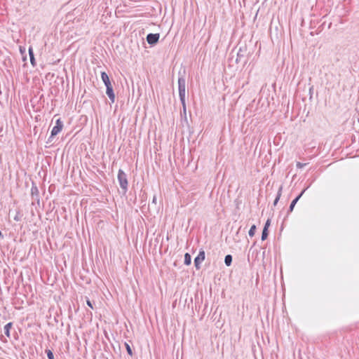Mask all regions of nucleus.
Wrapping results in <instances>:
<instances>
[{"label": "nucleus", "instance_id": "nucleus-18", "mask_svg": "<svg viewBox=\"0 0 359 359\" xmlns=\"http://www.w3.org/2000/svg\"><path fill=\"white\" fill-rule=\"evenodd\" d=\"M46 353H47V357L48 359H54V355L50 350H47Z\"/></svg>", "mask_w": 359, "mask_h": 359}, {"label": "nucleus", "instance_id": "nucleus-8", "mask_svg": "<svg viewBox=\"0 0 359 359\" xmlns=\"http://www.w3.org/2000/svg\"><path fill=\"white\" fill-rule=\"evenodd\" d=\"M101 79H102L103 83H104L105 86H110L111 84V81L109 80V76L107 75V74L106 72H101Z\"/></svg>", "mask_w": 359, "mask_h": 359}, {"label": "nucleus", "instance_id": "nucleus-19", "mask_svg": "<svg viewBox=\"0 0 359 359\" xmlns=\"http://www.w3.org/2000/svg\"><path fill=\"white\" fill-rule=\"evenodd\" d=\"M306 165V163H302L298 162V163H297V168H304Z\"/></svg>", "mask_w": 359, "mask_h": 359}, {"label": "nucleus", "instance_id": "nucleus-4", "mask_svg": "<svg viewBox=\"0 0 359 359\" xmlns=\"http://www.w3.org/2000/svg\"><path fill=\"white\" fill-rule=\"evenodd\" d=\"M205 257V255L204 250H200L198 256L194 259V265L197 269L201 268V264L204 261Z\"/></svg>", "mask_w": 359, "mask_h": 359}, {"label": "nucleus", "instance_id": "nucleus-13", "mask_svg": "<svg viewBox=\"0 0 359 359\" xmlns=\"http://www.w3.org/2000/svg\"><path fill=\"white\" fill-rule=\"evenodd\" d=\"M281 191H282V187H280L278 191V194H277V196L276 198H275L274 201H273V205H276L280 198V196H281Z\"/></svg>", "mask_w": 359, "mask_h": 359}, {"label": "nucleus", "instance_id": "nucleus-14", "mask_svg": "<svg viewBox=\"0 0 359 359\" xmlns=\"http://www.w3.org/2000/svg\"><path fill=\"white\" fill-rule=\"evenodd\" d=\"M255 231H256V226L255 225H252L251 226V228L250 229V230H249V232H248L249 236L250 237L254 236V235L255 233Z\"/></svg>", "mask_w": 359, "mask_h": 359}, {"label": "nucleus", "instance_id": "nucleus-6", "mask_svg": "<svg viewBox=\"0 0 359 359\" xmlns=\"http://www.w3.org/2000/svg\"><path fill=\"white\" fill-rule=\"evenodd\" d=\"M106 88V93L107 96L109 97L111 102H114L115 95L114 93L112 85L111 84L110 86H107Z\"/></svg>", "mask_w": 359, "mask_h": 359}, {"label": "nucleus", "instance_id": "nucleus-5", "mask_svg": "<svg viewBox=\"0 0 359 359\" xmlns=\"http://www.w3.org/2000/svg\"><path fill=\"white\" fill-rule=\"evenodd\" d=\"M159 37H160L159 34L150 33L147 36V41L149 44L154 45L158 42Z\"/></svg>", "mask_w": 359, "mask_h": 359}, {"label": "nucleus", "instance_id": "nucleus-22", "mask_svg": "<svg viewBox=\"0 0 359 359\" xmlns=\"http://www.w3.org/2000/svg\"><path fill=\"white\" fill-rule=\"evenodd\" d=\"M152 202H153L154 203H156V196H154Z\"/></svg>", "mask_w": 359, "mask_h": 359}, {"label": "nucleus", "instance_id": "nucleus-3", "mask_svg": "<svg viewBox=\"0 0 359 359\" xmlns=\"http://www.w3.org/2000/svg\"><path fill=\"white\" fill-rule=\"evenodd\" d=\"M63 128V123L61 121L60 119H57L55 123V126L51 130V135L50 138L57 135L62 129Z\"/></svg>", "mask_w": 359, "mask_h": 359}, {"label": "nucleus", "instance_id": "nucleus-23", "mask_svg": "<svg viewBox=\"0 0 359 359\" xmlns=\"http://www.w3.org/2000/svg\"><path fill=\"white\" fill-rule=\"evenodd\" d=\"M4 238V236H3L2 233H1V231H0V238Z\"/></svg>", "mask_w": 359, "mask_h": 359}, {"label": "nucleus", "instance_id": "nucleus-10", "mask_svg": "<svg viewBox=\"0 0 359 359\" xmlns=\"http://www.w3.org/2000/svg\"><path fill=\"white\" fill-rule=\"evenodd\" d=\"M29 55L30 58V62L33 66H35V59L34 55L33 49L32 47L29 48Z\"/></svg>", "mask_w": 359, "mask_h": 359}, {"label": "nucleus", "instance_id": "nucleus-17", "mask_svg": "<svg viewBox=\"0 0 359 359\" xmlns=\"http://www.w3.org/2000/svg\"><path fill=\"white\" fill-rule=\"evenodd\" d=\"M125 346H126V351H127V353L130 355H133V351L130 346V345L128 344V343H125Z\"/></svg>", "mask_w": 359, "mask_h": 359}, {"label": "nucleus", "instance_id": "nucleus-20", "mask_svg": "<svg viewBox=\"0 0 359 359\" xmlns=\"http://www.w3.org/2000/svg\"><path fill=\"white\" fill-rule=\"evenodd\" d=\"M270 224H271V221H270V219H268L266 220V223H265V225H264V228H266V229H268V228H269V226Z\"/></svg>", "mask_w": 359, "mask_h": 359}, {"label": "nucleus", "instance_id": "nucleus-7", "mask_svg": "<svg viewBox=\"0 0 359 359\" xmlns=\"http://www.w3.org/2000/svg\"><path fill=\"white\" fill-rule=\"evenodd\" d=\"M305 192V190H303L300 194L297 196L291 203L290 205V208H289V211L290 212H292L296 205V203H297V201L299 200V198L302 197V196L304 194V193Z\"/></svg>", "mask_w": 359, "mask_h": 359}, {"label": "nucleus", "instance_id": "nucleus-9", "mask_svg": "<svg viewBox=\"0 0 359 359\" xmlns=\"http://www.w3.org/2000/svg\"><path fill=\"white\" fill-rule=\"evenodd\" d=\"M12 323H8L4 326V334L8 337H10V330L12 327Z\"/></svg>", "mask_w": 359, "mask_h": 359}, {"label": "nucleus", "instance_id": "nucleus-12", "mask_svg": "<svg viewBox=\"0 0 359 359\" xmlns=\"http://www.w3.org/2000/svg\"><path fill=\"white\" fill-rule=\"evenodd\" d=\"M191 263V257L189 253L184 255V264L189 265Z\"/></svg>", "mask_w": 359, "mask_h": 359}, {"label": "nucleus", "instance_id": "nucleus-16", "mask_svg": "<svg viewBox=\"0 0 359 359\" xmlns=\"http://www.w3.org/2000/svg\"><path fill=\"white\" fill-rule=\"evenodd\" d=\"M268 229H266V228H264L263 229V231H262V241H264L266 239L267 236H268Z\"/></svg>", "mask_w": 359, "mask_h": 359}, {"label": "nucleus", "instance_id": "nucleus-1", "mask_svg": "<svg viewBox=\"0 0 359 359\" xmlns=\"http://www.w3.org/2000/svg\"><path fill=\"white\" fill-rule=\"evenodd\" d=\"M178 90L180 99L183 106L184 111H186L185 96H186V80L183 76L178 79Z\"/></svg>", "mask_w": 359, "mask_h": 359}, {"label": "nucleus", "instance_id": "nucleus-2", "mask_svg": "<svg viewBox=\"0 0 359 359\" xmlns=\"http://www.w3.org/2000/svg\"><path fill=\"white\" fill-rule=\"evenodd\" d=\"M118 181L121 188L126 192L128 189V180L126 174L122 170H119L118 172Z\"/></svg>", "mask_w": 359, "mask_h": 359}, {"label": "nucleus", "instance_id": "nucleus-21", "mask_svg": "<svg viewBox=\"0 0 359 359\" xmlns=\"http://www.w3.org/2000/svg\"><path fill=\"white\" fill-rule=\"evenodd\" d=\"M87 304L88 306H90L91 309H93V304L90 300H87Z\"/></svg>", "mask_w": 359, "mask_h": 359}, {"label": "nucleus", "instance_id": "nucleus-15", "mask_svg": "<svg viewBox=\"0 0 359 359\" xmlns=\"http://www.w3.org/2000/svg\"><path fill=\"white\" fill-rule=\"evenodd\" d=\"M31 192H32V196H38L39 191H38V188L36 186H32V187L31 189Z\"/></svg>", "mask_w": 359, "mask_h": 359}, {"label": "nucleus", "instance_id": "nucleus-11", "mask_svg": "<svg viewBox=\"0 0 359 359\" xmlns=\"http://www.w3.org/2000/svg\"><path fill=\"white\" fill-rule=\"evenodd\" d=\"M232 262V256L231 255H227L224 257V263L227 266H229Z\"/></svg>", "mask_w": 359, "mask_h": 359}]
</instances>
